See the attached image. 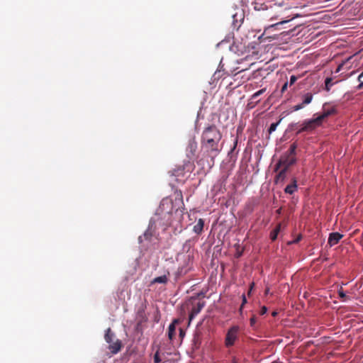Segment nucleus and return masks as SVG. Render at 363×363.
I'll list each match as a JSON object with an SVG mask.
<instances>
[{
	"instance_id": "obj_7",
	"label": "nucleus",
	"mask_w": 363,
	"mask_h": 363,
	"mask_svg": "<svg viewBox=\"0 0 363 363\" xmlns=\"http://www.w3.org/2000/svg\"><path fill=\"white\" fill-rule=\"evenodd\" d=\"M342 237L343 235L337 232L332 233L328 238V244L330 246H333L337 244Z\"/></svg>"
},
{
	"instance_id": "obj_15",
	"label": "nucleus",
	"mask_w": 363,
	"mask_h": 363,
	"mask_svg": "<svg viewBox=\"0 0 363 363\" xmlns=\"http://www.w3.org/2000/svg\"><path fill=\"white\" fill-rule=\"evenodd\" d=\"M204 226V221L202 218H199L196 224L194 226V232L198 235L201 234L203 231Z\"/></svg>"
},
{
	"instance_id": "obj_27",
	"label": "nucleus",
	"mask_w": 363,
	"mask_h": 363,
	"mask_svg": "<svg viewBox=\"0 0 363 363\" xmlns=\"http://www.w3.org/2000/svg\"><path fill=\"white\" fill-rule=\"evenodd\" d=\"M256 322H257V317L255 315H253L252 317L250 318V325L252 327H255Z\"/></svg>"
},
{
	"instance_id": "obj_37",
	"label": "nucleus",
	"mask_w": 363,
	"mask_h": 363,
	"mask_svg": "<svg viewBox=\"0 0 363 363\" xmlns=\"http://www.w3.org/2000/svg\"><path fill=\"white\" fill-rule=\"evenodd\" d=\"M269 292V289H267L265 291V294H267Z\"/></svg>"
},
{
	"instance_id": "obj_3",
	"label": "nucleus",
	"mask_w": 363,
	"mask_h": 363,
	"mask_svg": "<svg viewBox=\"0 0 363 363\" xmlns=\"http://www.w3.org/2000/svg\"><path fill=\"white\" fill-rule=\"evenodd\" d=\"M296 162V159L295 157L284 155L280 158L279 162L276 164L274 171L277 172L281 167L289 169V168L293 164H294Z\"/></svg>"
},
{
	"instance_id": "obj_5",
	"label": "nucleus",
	"mask_w": 363,
	"mask_h": 363,
	"mask_svg": "<svg viewBox=\"0 0 363 363\" xmlns=\"http://www.w3.org/2000/svg\"><path fill=\"white\" fill-rule=\"evenodd\" d=\"M301 103L293 106L292 109L294 111H299L303 108L306 106L311 103L313 95L311 92H307L301 95Z\"/></svg>"
},
{
	"instance_id": "obj_28",
	"label": "nucleus",
	"mask_w": 363,
	"mask_h": 363,
	"mask_svg": "<svg viewBox=\"0 0 363 363\" xmlns=\"http://www.w3.org/2000/svg\"><path fill=\"white\" fill-rule=\"evenodd\" d=\"M362 77H363V72L358 77V81L361 82V83L357 86L358 89H360L363 87V82L361 81V79Z\"/></svg>"
},
{
	"instance_id": "obj_12",
	"label": "nucleus",
	"mask_w": 363,
	"mask_h": 363,
	"mask_svg": "<svg viewBox=\"0 0 363 363\" xmlns=\"http://www.w3.org/2000/svg\"><path fill=\"white\" fill-rule=\"evenodd\" d=\"M296 179H293L292 183L287 185L284 189L286 194H292L297 191Z\"/></svg>"
},
{
	"instance_id": "obj_24",
	"label": "nucleus",
	"mask_w": 363,
	"mask_h": 363,
	"mask_svg": "<svg viewBox=\"0 0 363 363\" xmlns=\"http://www.w3.org/2000/svg\"><path fill=\"white\" fill-rule=\"evenodd\" d=\"M279 123V121L277 122V123H273L271 124V125H270V127H269V128L268 130V132H269V134L272 133L274 131L276 130L277 127Z\"/></svg>"
},
{
	"instance_id": "obj_35",
	"label": "nucleus",
	"mask_w": 363,
	"mask_h": 363,
	"mask_svg": "<svg viewBox=\"0 0 363 363\" xmlns=\"http://www.w3.org/2000/svg\"><path fill=\"white\" fill-rule=\"evenodd\" d=\"M288 21H289V20H283V21L281 22V23H286V22H288Z\"/></svg>"
},
{
	"instance_id": "obj_22",
	"label": "nucleus",
	"mask_w": 363,
	"mask_h": 363,
	"mask_svg": "<svg viewBox=\"0 0 363 363\" xmlns=\"http://www.w3.org/2000/svg\"><path fill=\"white\" fill-rule=\"evenodd\" d=\"M332 82H333V79L332 78L328 77V78L325 79V90L326 91H328L330 89V87L333 84V83Z\"/></svg>"
},
{
	"instance_id": "obj_20",
	"label": "nucleus",
	"mask_w": 363,
	"mask_h": 363,
	"mask_svg": "<svg viewBox=\"0 0 363 363\" xmlns=\"http://www.w3.org/2000/svg\"><path fill=\"white\" fill-rule=\"evenodd\" d=\"M296 148H297L296 143H292L290 145L289 150L286 152L285 155H290L291 157H295Z\"/></svg>"
},
{
	"instance_id": "obj_26",
	"label": "nucleus",
	"mask_w": 363,
	"mask_h": 363,
	"mask_svg": "<svg viewBox=\"0 0 363 363\" xmlns=\"http://www.w3.org/2000/svg\"><path fill=\"white\" fill-rule=\"evenodd\" d=\"M162 361L160 359L159 352H156V353L154 355V362L155 363H160Z\"/></svg>"
},
{
	"instance_id": "obj_31",
	"label": "nucleus",
	"mask_w": 363,
	"mask_h": 363,
	"mask_svg": "<svg viewBox=\"0 0 363 363\" xmlns=\"http://www.w3.org/2000/svg\"><path fill=\"white\" fill-rule=\"evenodd\" d=\"M287 87H288V83L286 82L284 83V84L281 87V92L283 94L286 89H287Z\"/></svg>"
},
{
	"instance_id": "obj_2",
	"label": "nucleus",
	"mask_w": 363,
	"mask_h": 363,
	"mask_svg": "<svg viewBox=\"0 0 363 363\" xmlns=\"http://www.w3.org/2000/svg\"><path fill=\"white\" fill-rule=\"evenodd\" d=\"M322 123L318 117L308 119L303 121L301 128L297 130L296 134H301L303 132L311 133L317 128L321 126Z\"/></svg>"
},
{
	"instance_id": "obj_6",
	"label": "nucleus",
	"mask_w": 363,
	"mask_h": 363,
	"mask_svg": "<svg viewBox=\"0 0 363 363\" xmlns=\"http://www.w3.org/2000/svg\"><path fill=\"white\" fill-rule=\"evenodd\" d=\"M204 306V301H199L196 305L193 306L189 316V323H190V322L194 318V317L201 312Z\"/></svg>"
},
{
	"instance_id": "obj_40",
	"label": "nucleus",
	"mask_w": 363,
	"mask_h": 363,
	"mask_svg": "<svg viewBox=\"0 0 363 363\" xmlns=\"http://www.w3.org/2000/svg\"><path fill=\"white\" fill-rule=\"evenodd\" d=\"M236 145H237V140H235V147L236 146Z\"/></svg>"
},
{
	"instance_id": "obj_29",
	"label": "nucleus",
	"mask_w": 363,
	"mask_h": 363,
	"mask_svg": "<svg viewBox=\"0 0 363 363\" xmlns=\"http://www.w3.org/2000/svg\"><path fill=\"white\" fill-rule=\"evenodd\" d=\"M297 79V77H296L295 75H291L290 77V85H293L296 82Z\"/></svg>"
},
{
	"instance_id": "obj_10",
	"label": "nucleus",
	"mask_w": 363,
	"mask_h": 363,
	"mask_svg": "<svg viewBox=\"0 0 363 363\" xmlns=\"http://www.w3.org/2000/svg\"><path fill=\"white\" fill-rule=\"evenodd\" d=\"M336 113L335 108L333 107L330 109L325 110L320 115L317 116L320 121L323 123V121L328 116L335 114Z\"/></svg>"
},
{
	"instance_id": "obj_8",
	"label": "nucleus",
	"mask_w": 363,
	"mask_h": 363,
	"mask_svg": "<svg viewBox=\"0 0 363 363\" xmlns=\"http://www.w3.org/2000/svg\"><path fill=\"white\" fill-rule=\"evenodd\" d=\"M122 347L121 341L116 340L115 342L109 343L108 349L113 354H116L119 352Z\"/></svg>"
},
{
	"instance_id": "obj_1",
	"label": "nucleus",
	"mask_w": 363,
	"mask_h": 363,
	"mask_svg": "<svg viewBox=\"0 0 363 363\" xmlns=\"http://www.w3.org/2000/svg\"><path fill=\"white\" fill-rule=\"evenodd\" d=\"M222 138V133L215 125L206 128L201 135L202 147L213 156L217 155L221 147L219 145Z\"/></svg>"
},
{
	"instance_id": "obj_18",
	"label": "nucleus",
	"mask_w": 363,
	"mask_h": 363,
	"mask_svg": "<svg viewBox=\"0 0 363 363\" xmlns=\"http://www.w3.org/2000/svg\"><path fill=\"white\" fill-rule=\"evenodd\" d=\"M115 337L114 333L112 332L111 329L108 328L105 333L104 339L107 343H111Z\"/></svg>"
},
{
	"instance_id": "obj_39",
	"label": "nucleus",
	"mask_w": 363,
	"mask_h": 363,
	"mask_svg": "<svg viewBox=\"0 0 363 363\" xmlns=\"http://www.w3.org/2000/svg\"><path fill=\"white\" fill-rule=\"evenodd\" d=\"M272 315L274 316V315H277V313H276V312H274V313H272Z\"/></svg>"
},
{
	"instance_id": "obj_25",
	"label": "nucleus",
	"mask_w": 363,
	"mask_h": 363,
	"mask_svg": "<svg viewBox=\"0 0 363 363\" xmlns=\"http://www.w3.org/2000/svg\"><path fill=\"white\" fill-rule=\"evenodd\" d=\"M242 301L241 306H240V308L239 309V311H240V313H242V308H243L244 305L247 303V298H246V296H245V294H243L242 296Z\"/></svg>"
},
{
	"instance_id": "obj_11",
	"label": "nucleus",
	"mask_w": 363,
	"mask_h": 363,
	"mask_svg": "<svg viewBox=\"0 0 363 363\" xmlns=\"http://www.w3.org/2000/svg\"><path fill=\"white\" fill-rule=\"evenodd\" d=\"M169 275V271H167V274L162 275V276H160V277H155V279H153L151 281V284H167L168 282V277Z\"/></svg>"
},
{
	"instance_id": "obj_33",
	"label": "nucleus",
	"mask_w": 363,
	"mask_h": 363,
	"mask_svg": "<svg viewBox=\"0 0 363 363\" xmlns=\"http://www.w3.org/2000/svg\"><path fill=\"white\" fill-rule=\"evenodd\" d=\"M340 294V296L341 297H345V295L344 294V293H343V292H340V294Z\"/></svg>"
},
{
	"instance_id": "obj_17",
	"label": "nucleus",
	"mask_w": 363,
	"mask_h": 363,
	"mask_svg": "<svg viewBox=\"0 0 363 363\" xmlns=\"http://www.w3.org/2000/svg\"><path fill=\"white\" fill-rule=\"evenodd\" d=\"M191 267L189 266V262L184 266L179 267L177 272V277H181L185 275L189 270Z\"/></svg>"
},
{
	"instance_id": "obj_36",
	"label": "nucleus",
	"mask_w": 363,
	"mask_h": 363,
	"mask_svg": "<svg viewBox=\"0 0 363 363\" xmlns=\"http://www.w3.org/2000/svg\"><path fill=\"white\" fill-rule=\"evenodd\" d=\"M179 196H180L179 199H180L181 201H182V192H181V191L179 192Z\"/></svg>"
},
{
	"instance_id": "obj_9",
	"label": "nucleus",
	"mask_w": 363,
	"mask_h": 363,
	"mask_svg": "<svg viewBox=\"0 0 363 363\" xmlns=\"http://www.w3.org/2000/svg\"><path fill=\"white\" fill-rule=\"evenodd\" d=\"M288 171V169L281 167L279 169L278 174L276 175L274 179V182L276 184L281 183L284 181V179L286 177V172Z\"/></svg>"
},
{
	"instance_id": "obj_4",
	"label": "nucleus",
	"mask_w": 363,
	"mask_h": 363,
	"mask_svg": "<svg viewBox=\"0 0 363 363\" xmlns=\"http://www.w3.org/2000/svg\"><path fill=\"white\" fill-rule=\"evenodd\" d=\"M239 330L240 328L238 325H234L228 330L225 338V345L227 347H230L235 344L238 339Z\"/></svg>"
},
{
	"instance_id": "obj_38",
	"label": "nucleus",
	"mask_w": 363,
	"mask_h": 363,
	"mask_svg": "<svg viewBox=\"0 0 363 363\" xmlns=\"http://www.w3.org/2000/svg\"><path fill=\"white\" fill-rule=\"evenodd\" d=\"M180 335H183V331H182V330H180Z\"/></svg>"
},
{
	"instance_id": "obj_30",
	"label": "nucleus",
	"mask_w": 363,
	"mask_h": 363,
	"mask_svg": "<svg viewBox=\"0 0 363 363\" xmlns=\"http://www.w3.org/2000/svg\"><path fill=\"white\" fill-rule=\"evenodd\" d=\"M267 308L264 306L261 308L259 313H260V315H264L267 313Z\"/></svg>"
},
{
	"instance_id": "obj_16",
	"label": "nucleus",
	"mask_w": 363,
	"mask_h": 363,
	"mask_svg": "<svg viewBox=\"0 0 363 363\" xmlns=\"http://www.w3.org/2000/svg\"><path fill=\"white\" fill-rule=\"evenodd\" d=\"M178 323L177 320H174L169 326L168 328V337L169 340H173L175 336L176 327L175 324Z\"/></svg>"
},
{
	"instance_id": "obj_34",
	"label": "nucleus",
	"mask_w": 363,
	"mask_h": 363,
	"mask_svg": "<svg viewBox=\"0 0 363 363\" xmlns=\"http://www.w3.org/2000/svg\"><path fill=\"white\" fill-rule=\"evenodd\" d=\"M301 237H298L296 240L294 241V242H297L300 240Z\"/></svg>"
},
{
	"instance_id": "obj_21",
	"label": "nucleus",
	"mask_w": 363,
	"mask_h": 363,
	"mask_svg": "<svg viewBox=\"0 0 363 363\" xmlns=\"http://www.w3.org/2000/svg\"><path fill=\"white\" fill-rule=\"evenodd\" d=\"M172 206V202L168 199H164L161 202L160 208L164 209L165 206L169 207Z\"/></svg>"
},
{
	"instance_id": "obj_32",
	"label": "nucleus",
	"mask_w": 363,
	"mask_h": 363,
	"mask_svg": "<svg viewBox=\"0 0 363 363\" xmlns=\"http://www.w3.org/2000/svg\"><path fill=\"white\" fill-rule=\"evenodd\" d=\"M253 286H254V283H252V284H251V286H250V291H249V292H248V294H250V291H251V290L252 289Z\"/></svg>"
},
{
	"instance_id": "obj_23",
	"label": "nucleus",
	"mask_w": 363,
	"mask_h": 363,
	"mask_svg": "<svg viewBox=\"0 0 363 363\" xmlns=\"http://www.w3.org/2000/svg\"><path fill=\"white\" fill-rule=\"evenodd\" d=\"M266 91V88H264V89H262L259 91H257V92H255L252 96V99H257L259 96H260L261 94H262L263 93H264Z\"/></svg>"
},
{
	"instance_id": "obj_13",
	"label": "nucleus",
	"mask_w": 363,
	"mask_h": 363,
	"mask_svg": "<svg viewBox=\"0 0 363 363\" xmlns=\"http://www.w3.org/2000/svg\"><path fill=\"white\" fill-rule=\"evenodd\" d=\"M153 236V231L151 228H148L142 236L138 238L139 242H142L143 240H151Z\"/></svg>"
},
{
	"instance_id": "obj_14",
	"label": "nucleus",
	"mask_w": 363,
	"mask_h": 363,
	"mask_svg": "<svg viewBox=\"0 0 363 363\" xmlns=\"http://www.w3.org/2000/svg\"><path fill=\"white\" fill-rule=\"evenodd\" d=\"M196 148H197V145L195 142H190L189 143L188 147H187V152H188L187 156L189 158H191L192 157L194 156Z\"/></svg>"
},
{
	"instance_id": "obj_19",
	"label": "nucleus",
	"mask_w": 363,
	"mask_h": 363,
	"mask_svg": "<svg viewBox=\"0 0 363 363\" xmlns=\"http://www.w3.org/2000/svg\"><path fill=\"white\" fill-rule=\"evenodd\" d=\"M281 224L279 223L276 226V228L271 232V233H270V239L272 241H274L277 238L278 234L279 233V232L281 230Z\"/></svg>"
}]
</instances>
